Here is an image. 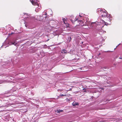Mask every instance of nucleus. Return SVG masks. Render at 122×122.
Returning <instances> with one entry per match:
<instances>
[{"label": "nucleus", "instance_id": "nucleus-26", "mask_svg": "<svg viewBox=\"0 0 122 122\" xmlns=\"http://www.w3.org/2000/svg\"><path fill=\"white\" fill-rule=\"evenodd\" d=\"M47 14V13H46V14H45V15H46Z\"/></svg>", "mask_w": 122, "mask_h": 122}, {"label": "nucleus", "instance_id": "nucleus-3", "mask_svg": "<svg viewBox=\"0 0 122 122\" xmlns=\"http://www.w3.org/2000/svg\"><path fill=\"white\" fill-rule=\"evenodd\" d=\"M8 44L10 45H14L15 46H16L17 44L16 41L15 39H13L12 40L8 42Z\"/></svg>", "mask_w": 122, "mask_h": 122}, {"label": "nucleus", "instance_id": "nucleus-2", "mask_svg": "<svg viewBox=\"0 0 122 122\" xmlns=\"http://www.w3.org/2000/svg\"><path fill=\"white\" fill-rule=\"evenodd\" d=\"M78 19H79V18H78L76 17L75 18V20H74V21L72 20L71 19V21L73 23H74V22H76V21H77V22H79L80 24H81L82 23H83V21L81 20H79Z\"/></svg>", "mask_w": 122, "mask_h": 122}, {"label": "nucleus", "instance_id": "nucleus-7", "mask_svg": "<svg viewBox=\"0 0 122 122\" xmlns=\"http://www.w3.org/2000/svg\"><path fill=\"white\" fill-rule=\"evenodd\" d=\"M72 105L73 106H75L76 105H78L79 104V103L77 102H73L72 103Z\"/></svg>", "mask_w": 122, "mask_h": 122}, {"label": "nucleus", "instance_id": "nucleus-27", "mask_svg": "<svg viewBox=\"0 0 122 122\" xmlns=\"http://www.w3.org/2000/svg\"><path fill=\"white\" fill-rule=\"evenodd\" d=\"M84 89H85V88H84L83 89V90H84Z\"/></svg>", "mask_w": 122, "mask_h": 122}, {"label": "nucleus", "instance_id": "nucleus-22", "mask_svg": "<svg viewBox=\"0 0 122 122\" xmlns=\"http://www.w3.org/2000/svg\"><path fill=\"white\" fill-rule=\"evenodd\" d=\"M25 14H26V15H28V14H27V13H25Z\"/></svg>", "mask_w": 122, "mask_h": 122}, {"label": "nucleus", "instance_id": "nucleus-19", "mask_svg": "<svg viewBox=\"0 0 122 122\" xmlns=\"http://www.w3.org/2000/svg\"><path fill=\"white\" fill-rule=\"evenodd\" d=\"M118 57V55H117V56H116V58H117Z\"/></svg>", "mask_w": 122, "mask_h": 122}, {"label": "nucleus", "instance_id": "nucleus-28", "mask_svg": "<svg viewBox=\"0 0 122 122\" xmlns=\"http://www.w3.org/2000/svg\"><path fill=\"white\" fill-rule=\"evenodd\" d=\"M6 47H5V48H6Z\"/></svg>", "mask_w": 122, "mask_h": 122}, {"label": "nucleus", "instance_id": "nucleus-25", "mask_svg": "<svg viewBox=\"0 0 122 122\" xmlns=\"http://www.w3.org/2000/svg\"><path fill=\"white\" fill-rule=\"evenodd\" d=\"M25 26H26V27H27V26H26V25H25Z\"/></svg>", "mask_w": 122, "mask_h": 122}, {"label": "nucleus", "instance_id": "nucleus-10", "mask_svg": "<svg viewBox=\"0 0 122 122\" xmlns=\"http://www.w3.org/2000/svg\"><path fill=\"white\" fill-rule=\"evenodd\" d=\"M62 20H63V22L64 23L66 24V23L65 22V21L66 20V19L65 18H63L62 19Z\"/></svg>", "mask_w": 122, "mask_h": 122}, {"label": "nucleus", "instance_id": "nucleus-24", "mask_svg": "<svg viewBox=\"0 0 122 122\" xmlns=\"http://www.w3.org/2000/svg\"><path fill=\"white\" fill-rule=\"evenodd\" d=\"M83 42H81V44H83Z\"/></svg>", "mask_w": 122, "mask_h": 122}, {"label": "nucleus", "instance_id": "nucleus-20", "mask_svg": "<svg viewBox=\"0 0 122 122\" xmlns=\"http://www.w3.org/2000/svg\"><path fill=\"white\" fill-rule=\"evenodd\" d=\"M106 101H110V100H109L108 99H107V100H106Z\"/></svg>", "mask_w": 122, "mask_h": 122}, {"label": "nucleus", "instance_id": "nucleus-16", "mask_svg": "<svg viewBox=\"0 0 122 122\" xmlns=\"http://www.w3.org/2000/svg\"><path fill=\"white\" fill-rule=\"evenodd\" d=\"M68 39H70V40H69V41H71V37H70L69 38H68Z\"/></svg>", "mask_w": 122, "mask_h": 122}, {"label": "nucleus", "instance_id": "nucleus-4", "mask_svg": "<svg viewBox=\"0 0 122 122\" xmlns=\"http://www.w3.org/2000/svg\"><path fill=\"white\" fill-rule=\"evenodd\" d=\"M97 11L98 12V13L101 14L102 13H104L107 12L105 10L102 9H98L97 10Z\"/></svg>", "mask_w": 122, "mask_h": 122}, {"label": "nucleus", "instance_id": "nucleus-8", "mask_svg": "<svg viewBox=\"0 0 122 122\" xmlns=\"http://www.w3.org/2000/svg\"><path fill=\"white\" fill-rule=\"evenodd\" d=\"M67 52V51H66V50H65L64 49H63L61 51L62 53H66Z\"/></svg>", "mask_w": 122, "mask_h": 122}, {"label": "nucleus", "instance_id": "nucleus-1", "mask_svg": "<svg viewBox=\"0 0 122 122\" xmlns=\"http://www.w3.org/2000/svg\"><path fill=\"white\" fill-rule=\"evenodd\" d=\"M31 2L33 5H37L38 7L36 8L35 10V11L36 12H38L39 10L41 9V6H40V5L39 4H37L35 2V1L33 0H32V1H31Z\"/></svg>", "mask_w": 122, "mask_h": 122}, {"label": "nucleus", "instance_id": "nucleus-13", "mask_svg": "<svg viewBox=\"0 0 122 122\" xmlns=\"http://www.w3.org/2000/svg\"><path fill=\"white\" fill-rule=\"evenodd\" d=\"M57 112L60 113V112H63V111L62 110H57Z\"/></svg>", "mask_w": 122, "mask_h": 122}, {"label": "nucleus", "instance_id": "nucleus-12", "mask_svg": "<svg viewBox=\"0 0 122 122\" xmlns=\"http://www.w3.org/2000/svg\"><path fill=\"white\" fill-rule=\"evenodd\" d=\"M111 16L110 15H109V14H107V18H109V19H110L111 18Z\"/></svg>", "mask_w": 122, "mask_h": 122}, {"label": "nucleus", "instance_id": "nucleus-11", "mask_svg": "<svg viewBox=\"0 0 122 122\" xmlns=\"http://www.w3.org/2000/svg\"><path fill=\"white\" fill-rule=\"evenodd\" d=\"M31 18H30L29 17H27L26 19V20L27 21H29V20H30Z\"/></svg>", "mask_w": 122, "mask_h": 122}, {"label": "nucleus", "instance_id": "nucleus-18", "mask_svg": "<svg viewBox=\"0 0 122 122\" xmlns=\"http://www.w3.org/2000/svg\"><path fill=\"white\" fill-rule=\"evenodd\" d=\"M118 58L119 59H122V57H119Z\"/></svg>", "mask_w": 122, "mask_h": 122}, {"label": "nucleus", "instance_id": "nucleus-14", "mask_svg": "<svg viewBox=\"0 0 122 122\" xmlns=\"http://www.w3.org/2000/svg\"><path fill=\"white\" fill-rule=\"evenodd\" d=\"M60 96L61 97H64L66 96L65 95H63L61 94Z\"/></svg>", "mask_w": 122, "mask_h": 122}, {"label": "nucleus", "instance_id": "nucleus-29", "mask_svg": "<svg viewBox=\"0 0 122 122\" xmlns=\"http://www.w3.org/2000/svg\"><path fill=\"white\" fill-rule=\"evenodd\" d=\"M36 122L35 121H34V122Z\"/></svg>", "mask_w": 122, "mask_h": 122}, {"label": "nucleus", "instance_id": "nucleus-21", "mask_svg": "<svg viewBox=\"0 0 122 122\" xmlns=\"http://www.w3.org/2000/svg\"><path fill=\"white\" fill-rule=\"evenodd\" d=\"M79 16H80V17H82L81 16V15H79Z\"/></svg>", "mask_w": 122, "mask_h": 122}, {"label": "nucleus", "instance_id": "nucleus-17", "mask_svg": "<svg viewBox=\"0 0 122 122\" xmlns=\"http://www.w3.org/2000/svg\"><path fill=\"white\" fill-rule=\"evenodd\" d=\"M62 91V90H61V89H59V90H58V91H60V92H61Z\"/></svg>", "mask_w": 122, "mask_h": 122}, {"label": "nucleus", "instance_id": "nucleus-15", "mask_svg": "<svg viewBox=\"0 0 122 122\" xmlns=\"http://www.w3.org/2000/svg\"><path fill=\"white\" fill-rule=\"evenodd\" d=\"M102 21L104 22V25H107V23L105 22L103 20H102Z\"/></svg>", "mask_w": 122, "mask_h": 122}, {"label": "nucleus", "instance_id": "nucleus-6", "mask_svg": "<svg viewBox=\"0 0 122 122\" xmlns=\"http://www.w3.org/2000/svg\"><path fill=\"white\" fill-rule=\"evenodd\" d=\"M101 69H103V70L104 71H106V70L108 69V68L107 67L105 66L101 67Z\"/></svg>", "mask_w": 122, "mask_h": 122}, {"label": "nucleus", "instance_id": "nucleus-5", "mask_svg": "<svg viewBox=\"0 0 122 122\" xmlns=\"http://www.w3.org/2000/svg\"><path fill=\"white\" fill-rule=\"evenodd\" d=\"M90 24H91V26H93L95 25V26H96V23L95 22H90L89 23Z\"/></svg>", "mask_w": 122, "mask_h": 122}, {"label": "nucleus", "instance_id": "nucleus-9", "mask_svg": "<svg viewBox=\"0 0 122 122\" xmlns=\"http://www.w3.org/2000/svg\"><path fill=\"white\" fill-rule=\"evenodd\" d=\"M105 14H103V15H102V17H107V14L106 12H105Z\"/></svg>", "mask_w": 122, "mask_h": 122}, {"label": "nucleus", "instance_id": "nucleus-23", "mask_svg": "<svg viewBox=\"0 0 122 122\" xmlns=\"http://www.w3.org/2000/svg\"><path fill=\"white\" fill-rule=\"evenodd\" d=\"M49 40V39H48L46 41H48Z\"/></svg>", "mask_w": 122, "mask_h": 122}]
</instances>
